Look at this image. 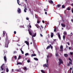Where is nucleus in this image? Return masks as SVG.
<instances>
[{
	"label": "nucleus",
	"mask_w": 73,
	"mask_h": 73,
	"mask_svg": "<svg viewBox=\"0 0 73 73\" xmlns=\"http://www.w3.org/2000/svg\"><path fill=\"white\" fill-rule=\"evenodd\" d=\"M60 51L61 52H63V46L62 45H61L60 46Z\"/></svg>",
	"instance_id": "3"
},
{
	"label": "nucleus",
	"mask_w": 73,
	"mask_h": 73,
	"mask_svg": "<svg viewBox=\"0 0 73 73\" xmlns=\"http://www.w3.org/2000/svg\"><path fill=\"white\" fill-rule=\"evenodd\" d=\"M34 59L36 61L38 60V59L36 58H34Z\"/></svg>",
	"instance_id": "26"
},
{
	"label": "nucleus",
	"mask_w": 73,
	"mask_h": 73,
	"mask_svg": "<svg viewBox=\"0 0 73 73\" xmlns=\"http://www.w3.org/2000/svg\"><path fill=\"white\" fill-rule=\"evenodd\" d=\"M56 27H54V32H56Z\"/></svg>",
	"instance_id": "32"
},
{
	"label": "nucleus",
	"mask_w": 73,
	"mask_h": 73,
	"mask_svg": "<svg viewBox=\"0 0 73 73\" xmlns=\"http://www.w3.org/2000/svg\"><path fill=\"white\" fill-rule=\"evenodd\" d=\"M61 25L63 27H66V25L64 24L63 23H61Z\"/></svg>",
	"instance_id": "12"
},
{
	"label": "nucleus",
	"mask_w": 73,
	"mask_h": 73,
	"mask_svg": "<svg viewBox=\"0 0 73 73\" xmlns=\"http://www.w3.org/2000/svg\"><path fill=\"white\" fill-rule=\"evenodd\" d=\"M58 38H59V39L60 40L61 39V36H60V34L59 33H58Z\"/></svg>",
	"instance_id": "10"
},
{
	"label": "nucleus",
	"mask_w": 73,
	"mask_h": 73,
	"mask_svg": "<svg viewBox=\"0 0 73 73\" xmlns=\"http://www.w3.org/2000/svg\"><path fill=\"white\" fill-rule=\"evenodd\" d=\"M27 9L26 8H25V9H24V11L25 13H26L27 11L26 10H27Z\"/></svg>",
	"instance_id": "22"
},
{
	"label": "nucleus",
	"mask_w": 73,
	"mask_h": 73,
	"mask_svg": "<svg viewBox=\"0 0 73 73\" xmlns=\"http://www.w3.org/2000/svg\"><path fill=\"white\" fill-rule=\"evenodd\" d=\"M43 66L44 67L45 66L46 68V67H48L47 64H43Z\"/></svg>",
	"instance_id": "18"
},
{
	"label": "nucleus",
	"mask_w": 73,
	"mask_h": 73,
	"mask_svg": "<svg viewBox=\"0 0 73 73\" xmlns=\"http://www.w3.org/2000/svg\"><path fill=\"white\" fill-rule=\"evenodd\" d=\"M42 22L44 23H45V22L44 20H42Z\"/></svg>",
	"instance_id": "56"
},
{
	"label": "nucleus",
	"mask_w": 73,
	"mask_h": 73,
	"mask_svg": "<svg viewBox=\"0 0 73 73\" xmlns=\"http://www.w3.org/2000/svg\"><path fill=\"white\" fill-rule=\"evenodd\" d=\"M28 31H29V34L31 35H32V32H33L32 30L29 29H28Z\"/></svg>",
	"instance_id": "4"
},
{
	"label": "nucleus",
	"mask_w": 73,
	"mask_h": 73,
	"mask_svg": "<svg viewBox=\"0 0 73 73\" xmlns=\"http://www.w3.org/2000/svg\"><path fill=\"white\" fill-rule=\"evenodd\" d=\"M40 23V21L39 20L37 21V23L39 24Z\"/></svg>",
	"instance_id": "38"
},
{
	"label": "nucleus",
	"mask_w": 73,
	"mask_h": 73,
	"mask_svg": "<svg viewBox=\"0 0 73 73\" xmlns=\"http://www.w3.org/2000/svg\"><path fill=\"white\" fill-rule=\"evenodd\" d=\"M49 61V60L48 59H46V63L48 64V61Z\"/></svg>",
	"instance_id": "42"
},
{
	"label": "nucleus",
	"mask_w": 73,
	"mask_h": 73,
	"mask_svg": "<svg viewBox=\"0 0 73 73\" xmlns=\"http://www.w3.org/2000/svg\"><path fill=\"white\" fill-rule=\"evenodd\" d=\"M54 41H53V42H51V44H53L54 43Z\"/></svg>",
	"instance_id": "52"
},
{
	"label": "nucleus",
	"mask_w": 73,
	"mask_h": 73,
	"mask_svg": "<svg viewBox=\"0 0 73 73\" xmlns=\"http://www.w3.org/2000/svg\"><path fill=\"white\" fill-rule=\"evenodd\" d=\"M64 34L65 35H67V32H64Z\"/></svg>",
	"instance_id": "43"
},
{
	"label": "nucleus",
	"mask_w": 73,
	"mask_h": 73,
	"mask_svg": "<svg viewBox=\"0 0 73 73\" xmlns=\"http://www.w3.org/2000/svg\"><path fill=\"white\" fill-rule=\"evenodd\" d=\"M29 27L30 28H31V25H29Z\"/></svg>",
	"instance_id": "57"
},
{
	"label": "nucleus",
	"mask_w": 73,
	"mask_h": 73,
	"mask_svg": "<svg viewBox=\"0 0 73 73\" xmlns=\"http://www.w3.org/2000/svg\"><path fill=\"white\" fill-rule=\"evenodd\" d=\"M52 56V54H49V55H47V58L48 59L49 57H51Z\"/></svg>",
	"instance_id": "6"
},
{
	"label": "nucleus",
	"mask_w": 73,
	"mask_h": 73,
	"mask_svg": "<svg viewBox=\"0 0 73 73\" xmlns=\"http://www.w3.org/2000/svg\"><path fill=\"white\" fill-rule=\"evenodd\" d=\"M23 69L24 70H27V68L26 67H24V68H23Z\"/></svg>",
	"instance_id": "41"
},
{
	"label": "nucleus",
	"mask_w": 73,
	"mask_h": 73,
	"mask_svg": "<svg viewBox=\"0 0 73 73\" xmlns=\"http://www.w3.org/2000/svg\"><path fill=\"white\" fill-rule=\"evenodd\" d=\"M40 35L41 37H42L43 36V35L41 34H40Z\"/></svg>",
	"instance_id": "51"
},
{
	"label": "nucleus",
	"mask_w": 73,
	"mask_h": 73,
	"mask_svg": "<svg viewBox=\"0 0 73 73\" xmlns=\"http://www.w3.org/2000/svg\"><path fill=\"white\" fill-rule=\"evenodd\" d=\"M50 48L51 49H53V46H52V45L51 44H50Z\"/></svg>",
	"instance_id": "30"
},
{
	"label": "nucleus",
	"mask_w": 73,
	"mask_h": 73,
	"mask_svg": "<svg viewBox=\"0 0 73 73\" xmlns=\"http://www.w3.org/2000/svg\"><path fill=\"white\" fill-rule=\"evenodd\" d=\"M70 54L71 55H72L73 54V52H70Z\"/></svg>",
	"instance_id": "44"
},
{
	"label": "nucleus",
	"mask_w": 73,
	"mask_h": 73,
	"mask_svg": "<svg viewBox=\"0 0 73 73\" xmlns=\"http://www.w3.org/2000/svg\"><path fill=\"white\" fill-rule=\"evenodd\" d=\"M59 62H60L61 63V64H63V62H62V60L61 59H59Z\"/></svg>",
	"instance_id": "9"
},
{
	"label": "nucleus",
	"mask_w": 73,
	"mask_h": 73,
	"mask_svg": "<svg viewBox=\"0 0 73 73\" xmlns=\"http://www.w3.org/2000/svg\"><path fill=\"white\" fill-rule=\"evenodd\" d=\"M35 25L37 28H39V27H40L39 26V25L38 24Z\"/></svg>",
	"instance_id": "19"
},
{
	"label": "nucleus",
	"mask_w": 73,
	"mask_h": 73,
	"mask_svg": "<svg viewBox=\"0 0 73 73\" xmlns=\"http://www.w3.org/2000/svg\"><path fill=\"white\" fill-rule=\"evenodd\" d=\"M17 3L20 6L21 5V4H20L19 3V0H17Z\"/></svg>",
	"instance_id": "28"
},
{
	"label": "nucleus",
	"mask_w": 73,
	"mask_h": 73,
	"mask_svg": "<svg viewBox=\"0 0 73 73\" xmlns=\"http://www.w3.org/2000/svg\"><path fill=\"white\" fill-rule=\"evenodd\" d=\"M29 18H28V17L26 18V20H29Z\"/></svg>",
	"instance_id": "47"
},
{
	"label": "nucleus",
	"mask_w": 73,
	"mask_h": 73,
	"mask_svg": "<svg viewBox=\"0 0 73 73\" xmlns=\"http://www.w3.org/2000/svg\"><path fill=\"white\" fill-rule=\"evenodd\" d=\"M22 64V63H21V62H18V63H17V65H18L19 64V65H21Z\"/></svg>",
	"instance_id": "16"
},
{
	"label": "nucleus",
	"mask_w": 73,
	"mask_h": 73,
	"mask_svg": "<svg viewBox=\"0 0 73 73\" xmlns=\"http://www.w3.org/2000/svg\"><path fill=\"white\" fill-rule=\"evenodd\" d=\"M4 64H3L2 66H1V69H2V70H3L4 69V68H3V66Z\"/></svg>",
	"instance_id": "13"
},
{
	"label": "nucleus",
	"mask_w": 73,
	"mask_h": 73,
	"mask_svg": "<svg viewBox=\"0 0 73 73\" xmlns=\"http://www.w3.org/2000/svg\"><path fill=\"white\" fill-rule=\"evenodd\" d=\"M67 10L68 11H70L71 10V8L70 7H68L67 8Z\"/></svg>",
	"instance_id": "31"
},
{
	"label": "nucleus",
	"mask_w": 73,
	"mask_h": 73,
	"mask_svg": "<svg viewBox=\"0 0 73 73\" xmlns=\"http://www.w3.org/2000/svg\"><path fill=\"white\" fill-rule=\"evenodd\" d=\"M6 72H9V70L8 68H6Z\"/></svg>",
	"instance_id": "25"
},
{
	"label": "nucleus",
	"mask_w": 73,
	"mask_h": 73,
	"mask_svg": "<svg viewBox=\"0 0 73 73\" xmlns=\"http://www.w3.org/2000/svg\"><path fill=\"white\" fill-rule=\"evenodd\" d=\"M71 71H71V70H72V67H70V69Z\"/></svg>",
	"instance_id": "55"
},
{
	"label": "nucleus",
	"mask_w": 73,
	"mask_h": 73,
	"mask_svg": "<svg viewBox=\"0 0 73 73\" xmlns=\"http://www.w3.org/2000/svg\"><path fill=\"white\" fill-rule=\"evenodd\" d=\"M21 53L22 54H24V52H23V51H21Z\"/></svg>",
	"instance_id": "53"
},
{
	"label": "nucleus",
	"mask_w": 73,
	"mask_h": 73,
	"mask_svg": "<svg viewBox=\"0 0 73 73\" xmlns=\"http://www.w3.org/2000/svg\"><path fill=\"white\" fill-rule=\"evenodd\" d=\"M67 44L68 45H70V43L69 42H67Z\"/></svg>",
	"instance_id": "48"
},
{
	"label": "nucleus",
	"mask_w": 73,
	"mask_h": 73,
	"mask_svg": "<svg viewBox=\"0 0 73 73\" xmlns=\"http://www.w3.org/2000/svg\"><path fill=\"white\" fill-rule=\"evenodd\" d=\"M27 62L28 63L30 62V60H27Z\"/></svg>",
	"instance_id": "45"
},
{
	"label": "nucleus",
	"mask_w": 73,
	"mask_h": 73,
	"mask_svg": "<svg viewBox=\"0 0 73 73\" xmlns=\"http://www.w3.org/2000/svg\"><path fill=\"white\" fill-rule=\"evenodd\" d=\"M21 56L20 55H19V57L18 58V60L20 59L21 58Z\"/></svg>",
	"instance_id": "27"
},
{
	"label": "nucleus",
	"mask_w": 73,
	"mask_h": 73,
	"mask_svg": "<svg viewBox=\"0 0 73 73\" xmlns=\"http://www.w3.org/2000/svg\"><path fill=\"white\" fill-rule=\"evenodd\" d=\"M49 3L51 4H52L53 3V2L52 0H50L49 1Z\"/></svg>",
	"instance_id": "11"
},
{
	"label": "nucleus",
	"mask_w": 73,
	"mask_h": 73,
	"mask_svg": "<svg viewBox=\"0 0 73 73\" xmlns=\"http://www.w3.org/2000/svg\"><path fill=\"white\" fill-rule=\"evenodd\" d=\"M36 56V54H31V56L32 57H33L32 56Z\"/></svg>",
	"instance_id": "20"
},
{
	"label": "nucleus",
	"mask_w": 73,
	"mask_h": 73,
	"mask_svg": "<svg viewBox=\"0 0 73 73\" xmlns=\"http://www.w3.org/2000/svg\"><path fill=\"white\" fill-rule=\"evenodd\" d=\"M71 21H72V22H73V19H72Z\"/></svg>",
	"instance_id": "62"
},
{
	"label": "nucleus",
	"mask_w": 73,
	"mask_h": 73,
	"mask_svg": "<svg viewBox=\"0 0 73 73\" xmlns=\"http://www.w3.org/2000/svg\"><path fill=\"white\" fill-rule=\"evenodd\" d=\"M72 6H73V3H72L71 5Z\"/></svg>",
	"instance_id": "63"
},
{
	"label": "nucleus",
	"mask_w": 73,
	"mask_h": 73,
	"mask_svg": "<svg viewBox=\"0 0 73 73\" xmlns=\"http://www.w3.org/2000/svg\"><path fill=\"white\" fill-rule=\"evenodd\" d=\"M61 7V5L60 4H58L57 5V7L58 8H60Z\"/></svg>",
	"instance_id": "23"
},
{
	"label": "nucleus",
	"mask_w": 73,
	"mask_h": 73,
	"mask_svg": "<svg viewBox=\"0 0 73 73\" xmlns=\"http://www.w3.org/2000/svg\"><path fill=\"white\" fill-rule=\"evenodd\" d=\"M44 11H47L48 10V8H46V9H44Z\"/></svg>",
	"instance_id": "34"
},
{
	"label": "nucleus",
	"mask_w": 73,
	"mask_h": 73,
	"mask_svg": "<svg viewBox=\"0 0 73 73\" xmlns=\"http://www.w3.org/2000/svg\"><path fill=\"white\" fill-rule=\"evenodd\" d=\"M64 56L65 57H67L68 56V54H64Z\"/></svg>",
	"instance_id": "21"
},
{
	"label": "nucleus",
	"mask_w": 73,
	"mask_h": 73,
	"mask_svg": "<svg viewBox=\"0 0 73 73\" xmlns=\"http://www.w3.org/2000/svg\"><path fill=\"white\" fill-rule=\"evenodd\" d=\"M72 73H73V68L72 69Z\"/></svg>",
	"instance_id": "64"
},
{
	"label": "nucleus",
	"mask_w": 73,
	"mask_h": 73,
	"mask_svg": "<svg viewBox=\"0 0 73 73\" xmlns=\"http://www.w3.org/2000/svg\"><path fill=\"white\" fill-rule=\"evenodd\" d=\"M17 11L18 13L20 14L21 13V9L20 8H18L17 10Z\"/></svg>",
	"instance_id": "5"
},
{
	"label": "nucleus",
	"mask_w": 73,
	"mask_h": 73,
	"mask_svg": "<svg viewBox=\"0 0 73 73\" xmlns=\"http://www.w3.org/2000/svg\"><path fill=\"white\" fill-rule=\"evenodd\" d=\"M54 35V34L52 32H51V35H50V36L51 38H52Z\"/></svg>",
	"instance_id": "8"
},
{
	"label": "nucleus",
	"mask_w": 73,
	"mask_h": 73,
	"mask_svg": "<svg viewBox=\"0 0 73 73\" xmlns=\"http://www.w3.org/2000/svg\"><path fill=\"white\" fill-rule=\"evenodd\" d=\"M36 33H35L33 35V37H35L36 36Z\"/></svg>",
	"instance_id": "24"
},
{
	"label": "nucleus",
	"mask_w": 73,
	"mask_h": 73,
	"mask_svg": "<svg viewBox=\"0 0 73 73\" xmlns=\"http://www.w3.org/2000/svg\"><path fill=\"white\" fill-rule=\"evenodd\" d=\"M45 14L46 15L47 14V12H45Z\"/></svg>",
	"instance_id": "61"
},
{
	"label": "nucleus",
	"mask_w": 73,
	"mask_h": 73,
	"mask_svg": "<svg viewBox=\"0 0 73 73\" xmlns=\"http://www.w3.org/2000/svg\"><path fill=\"white\" fill-rule=\"evenodd\" d=\"M50 45H49L47 46V47L46 48V49L48 50V49L50 48Z\"/></svg>",
	"instance_id": "15"
},
{
	"label": "nucleus",
	"mask_w": 73,
	"mask_h": 73,
	"mask_svg": "<svg viewBox=\"0 0 73 73\" xmlns=\"http://www.w3.org/2000/svg\"><path fill=\"white\" fill-rule=\"evenodd\" d=\"M41 28H42V29H43V26H42V25H41Z\"/></svg>",
	"instance_id": "60"
},
{
	"label": "nucleus",
	"mask_w": 73,
	"mask_h": 73,
	"mask_svg": "<svg viewBox=\"0 0 73 73\" xmlns=\"http://www.w3.org/2000/svg\"><path fill=\"white\" fill-rule=\"evenodd\" d=\"M62 8L63 9L64 8H65V6H64V5H62Z\"/></svg>",
	"instance_id": "29"
},
{
	"label": "nucleus",
	"mask_w": 73,
	"mask_h": 73,
	"mask_svg": "<svg viewBox=\"0 0 73 73\" xmlns=\"http://www.w3.org/2000/svg\"><path fill=\"white\" fill-rule=\"evenodd\" d=\"M69 50H71V48L70 47H69Z\"/></svg>",
	"instance_id": "59"
},
{
	"label": "nucleus",
	"mask_w": 73,
	"mask_h": 73,
	"mask_svg": "<svg viewBox=\"0 0 73 73\" xmlns=\"http://www.w3.org/2000/svg\"><path fill=\"white\" fill-rule=\"evenodd\" d=\"M41 72L42 73H45V72L43 70H41Z\"/></svg>",
	"instance_id": "36"
},
{
	"label": "nucleus",
	"mask_w": 73,
	"mask_h": 73,
	"mask_svg": "<svg viewBox=\"0 0 73 73\" xmlns=\"http://www.w3.org/2000/svg\"><path fill=\"white\" fill-rule=\"evenodd\" d=\"M14 34H16V32L14 31Z\"/></svg>",
	"instance_id": "50"
},
{
	"label": "nucleus",
	"mask_w": 73,
	"mask_h": 73,
	"mask_svg": "<svg viewBox=\"0 0 73 73\" xmlns=\"http://www.w3.org/2000/svg\"><path fill=\"white\" fill-rule=\"evenodd\" d=\"M4 24H5V25H6L7 24V22H5L4 23Z\"/></svg>",
	"instance_id": "58"
},
{
	"label": "nucleus",
	"mask_w": 73,
	"mask_h": 73,
	"mask_svg": "<svg viewBox=\"0 0 73 73\" xmlns=\"http://www.w3.org/2000/svg\"><path fill=\"white\" fill-rule=\"evenodd\" d=\"M3 58H4L5 61L6 62L7 61V58L6 56H4V57H3Z\"/></svg>",
	"instance_id": "14"
},
{
	"label": "nucleus",
	"mask_w": 73,
	"mask_h": 73,
	"mask_svg": "<svg viewBox=\"0 0 73 73\" xmlns=\"http://www.w3.org/2000/svg\"><path fill=\"white\" fill-rule=\"evenodd\" d=\"M68 60H70V61H69V63H68L67 66H70V64L72 65V60L70 58H68Z\"/></svg>",
	"instance_id": "2"
},
{
	"label": "nucleus",
	"mask_w": 73,
	"mask_h": 73,
	"mask_svg": "<svg viewBox=\"0 0 73 73\" xmlns=\"http://www.w3.org/2000/svg\"><path fill=\"white\" fill-rule=\"evenodd\" d=\"M33 42L34 43V45L36 46V44L35 43V41L33 39H32Z\"/></svg>",
	"instance_id": "17"
},
{
	"label": "nucleus",
	"mask_w": 73,
	"mask_h": 73,
	"mask_svg": "<svg viewBox=\"0 0 73 73\" xmlns=\"http://www.w3.org/2000/svg\"><path fill=\"white\" fill-rule=\"evenodd\" d=\"M5 35V33L4 32H3V37H4V35Z\"/></svg>",
	"instance_id": "46"
},
{
	"label": "nucleus",
	"mask_w": 73,
	"mask_h": 73,
	"mask_svg": "<svg viewBox=\"0 0 73 73\" xmlns=\"http://www.w3.org/2000/svg\"><path fill=\"white\" fill-rule=\"evenodd\" d=\"M65 35H64L63 36V38L64 40H65Z\"/></svg>",
	"instance_id": "40"
},
{
	"label": "nucleus",
	"mask_w": 73,
	"mask_h": 73,
	"mask_svg": "<svg viewBox=\"0 0 73 73\" xmlns=\"http://www.w3.org/2000/svg\"><path fill=\"white\" fill-rule=\"evenodd\" d=\"M14 58H15V60H17V57L16 56H14Z\"/></svg>",
	"instance_id": "39"
},
{
	"label": "nucleus",
	"mask_w": 73,
	"mask_h": 73,
	"mask_svg": "<svg viewBox=\"0 0 73 73\" xmlns=\"http://www.w3.org/2000/svg\"><path fill=\"white\" fill-rule=\"evenodd\" d=\"M17 71L18 72H21V69H19V70H17Z\"/></svg>",
	"instance_id": "35"
},
{
	"label": "nucleus",
	"mask_w": 73,
	"mask_h": 73,
	"mask_svg": "<svg viewBox=\"0 0 73 73\" xmlns=\"http://www.w3.org/2000/svg\"><path fill=\"white\" fill-rule=\"evenodd\" d=\"M6 43H5V47L8 48V45L9 43H10L9 41L8 40V37L6 36Z\"/></svg>",
	"instance_id": "1"
},
{
	"label": "nucleus",
	"mask_w": 73,
	"mask_h": 73,
	"mask_svg": "<svg viewBox=\"0 0 73 73\" xmlns=\"http://www.w3.org/2000/svg\"><path fill=\"white\" fill-rule=\"evenodd\" d=\"M25 55L26 56L29 55V53H26V54H25Z\"/></svg>",
	"instance_id": "33"
},
{
	"label": "nucleus",
	"mask_w": 73,
	"mask_h": 73,
	"mask_svg": "<svg viewBox=\"0 0 73 73\" xmlns=\"http://www.w3.org/2000/svg\"><path fill=\"white\" fill-rule=\"evenodd\" d=\"M25 43L28 46L29 45V42L27 41H25Z\"/></svg>",
	"instance_id": "7"
},
{
	"label": "nucleus",
	"mask_w": 73,
	"mask_h": 73,
	"mask_svg": "<svg viewBox=\"0 0 73 73\" xmlns=\"http://www.w3.org/2000/svg\"><path fill=\"white\" fill-rule=\"evenodd\" d=\"M62 64L61 63H60V62H59V63H58V65H60V64Z\"/></svg>",
	"instance_id": "54"
},
{
	"label": "nucleus",
	"mask_w": 73,
	"mask_h": 73,
	"mask_svg": "<svg viewBox=\"0 0 73 73\" xmlns=\"http://www.w3.org/2000/svg\"><path fill=\"white\" fill-rule=\"evenodd\" d=\"M55 56H58V53H56L55 54Z\"/></svg>",
	"instance_id": "37"
},
{
	"label": "nucleus",
	"mask_w": 73,
	"mask_h": 73,
	"mask_svg": "<svg viewBox=\"0 0 73 73\" xmlns=\"http://www.w3.org/2000/svg\"><path fill=\"white\" fill-rule=\"evenodd\" d=\"M71 11L72 13H73V9H71Z\"/></svg>",
	"instance_id": "49"
}]
</instances>
